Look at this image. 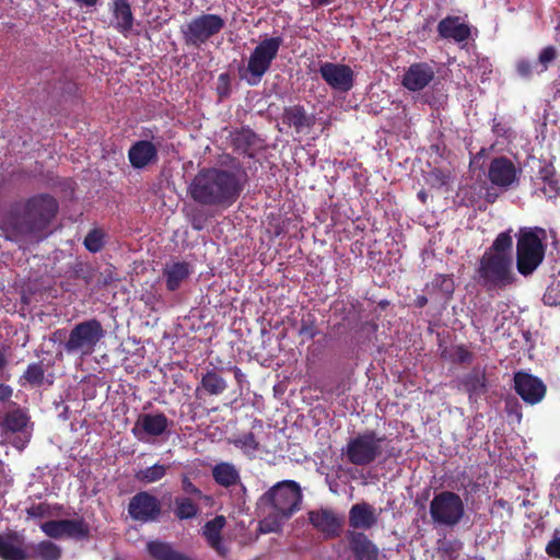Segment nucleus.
Segmentation results:
<instances>
[{"label": "nucleus", "instance_id": "49", "mask_svg": "<svg viewBox=\"0 0 560 560\" xmlns=\"http://www.w3.org/2000/svg\"><path fill=\"white\" fill-rule=\"evenodd\" d=\"M546 553L556 559H560V532L555 530L552 538L548 541L546 548Z\"/></svg>", "mask_w": 560, "mask_h": 560}, {"label": "nucleus", "instance_id": "35", "mask_svg": "<svg viewBox=\"0 0 560 560\" xmlns=\"http://www.w3.org/2000/svg\"><path fill=\"white\" fill-rule=\"evenodd\" d=\"M256 141L257 135L249 127H243L232 133V144L242 154L252 156L249 151L256 144Z\"/></svg>", "mask_w": 560, "mask_h": 560}, {"label": "nucleus", "instance_id": "27", "mask_svg": "<svg viewBox=\"0 0 560 560\" xmlns=\"http://www.w3.org/2000/svg\"><path fill=\"white\" fill-rule=\"evenodd\" d=\"M226 381L218 373L215 369H211L202 374L200 383L196 387L195 395L199 399L202 397V394L220 396L226 390Z\"/></svg>", "mask_w": 560, "mask_h": 560}, {"label": "nucleus", "instance_id": "23", "mask_svg": "<svg viewBox=\"0 0 560 560\" xmlns=\"http://www.w3.org/2000/svg\"><path fill=\"white\" fill-rule=\"evenodd\" d=\"M438 33L442 38L463 43L470 37L471 30L468 24L459 22V16L448 15L439 22Z\"/></svg>", "mask_w": 560, "mask_h": 560}, {"label": "nucleus", "instance_id": "60", "mask_svg": "<svg viewBox=\"0 0 560 560\" xmlns=\"http://www.w3.org/2000/svg\"><path fill=\"white\" fill-rule=\"evenodd\" d=\"M191 226L197 231H200L203 228L202 223L197 218H194L191 221Z\"/></svg>", "mask_w": 560, "mask_h": 560}, {"label": "nucleus", "instance_id": "41", "mask_svg": "<svg viewBox=\"0 0 560 560\" xmlns=\"http://www.w3.org/2000/svg\"><path fill=\"white\" fill-rule=\"evenodd\" d=\"M559 50L553 45H547L538 54L536 63L539 72L545 73L558 59Z\"/></svg>", "mask_w": 560, "mask_h": 560}, {"label": "nucleus", "instance_id": "40", "mask_svg": "<svg viewBox=\"0 0 560 560\" xmlns=\"http://www.w3.org/2000/svg\"><path fill=\"white\" fill-rule=\"evenodd\" d=\"M30 384L32 387H39L44 384L45 370L42 362L30 363L24 371L21 381Z\"/></svg>", "mask_w": 560, "mask_h": 560}, {"label": "nucleus", "instance_id": "5", "mask_svg": "<svg viewBox=\"0 0 560 560\" xmlns=\"http://www.w3.org/2000/svg\"><path fill=\"white\" fill-rule=\"evenodd\" d=\"M545 235L541 228L521 230L516 243V268L522 276L533 275L542 262L546 252L542 243Z\"/></svg>", "mask_w": 560, "mask_h": 560}, {"label": "nucleus", "instance_id": "55", "mask_svg": "<svg viewBox=\"0 0 560 560\" xmlns=\"http://www.w3.org/2000/svg\"><path fill=\"white\" fill-rule=\"evenodd\" d=\"M428 302H429L428 298L425 295L421 294L415 299L413 305L417 308H423L428 304Z\"/></svg>", "mask_w": 560, "mask_h": 560}, {"label": "nucleus", "instance_id": "14", "mask_svg": "<svg viewBox=\"0 0 560 560\" xmlns=\"http://www.w3.org/2000/svg\"><path fill=\"white\" fill-rule=\"evenodd\" d=\"M514 389L528 405L539 404L547 393V387L539 377L522 371L514 374Z\"/></svg>", "mask_w": 560, "mask_h": 560}, {"label": "nucleus", "instance_id": "25", "mask_svg": "<svg viewBox=\"0 0 560 560\" xmlns=\"http://www.w3.org/2000/svg\"><path fill=\"white\" fill-rule=\"evenodd\" d=\"M192 269L189 262L175 261L165 264L162 269V277L165 280L166 289L170 292L177 291L183 282H185L191 275Z\"/></svg>", "mask_w": 560, "mask_h": 560}, {"label": "nucleus", "instance_id": "13", "mask_svg": "<svg viewBox=\"0 0 560 560\" xmlns=\"http://www.w3.org/2000/svg\"><path fill=\"white\" fill-rule=\"evenodd\" d=\"M310 524L320 533L325 539H335L340 536L343 517L331 509L312 510L307 513Z\"/></svg>", "mask_w": 560, "mask_h": 560}, {"label": "nucleus", "instance_id": "30", "mask_svg": "<svg viewBox=\"0 0 560 560\" xmlns=\"http://www.w3.org/2000/svg\"><path fill=\"white\" fill-rule=\"evenodd\" d=\"M460 385L469 395V399L481 397L488 390L485 371L477 368L472 369L462 377Z\"/></svg>", "mask_w": 560, "mask_h": 560}, {"label": "nucleus", "instance_id": "31", "mask_svg": "<svg viewBox=\"0 0 560 560\" xmlns=\"http://www.w3.org/2000/svg\"><path fill=\"white\" fill-rule=\"evenodd\" d=\"M13 409L7 411L1 421V429L7 435L9 433H24L30 422V417L15 402L12 404Z\"/></svg>", "mask_w": 560, "mask_h": 560}, {"label": "nucleus", "instance_id": "8", "mask_svg": "<svg viewBox=\"0 0 560 560\" xmlns=\"http://www.w3.org/2000/svg\"><path fill=\"white\" fill-rule=\"evenodd\" d=\"M283 44L281 36L265 38L252 51L246 71L249 77L245 78L249 85H257L266 72L270 69L272 61L277 58L279 49Z\"/></svg>", "mask_w": 560, "mask_h": 560}, {"label": "nucleus", "instance_id": "20", "mask_svg": "<svg viewBox=\"0 0 560 560\" xmlns=\"http://www.w3.org/2000/svg\"><path fill=\"white\" fill-rule=\"evenodd\" d=\"M128 160L133 168L142 170L149 164L158 162V148L149 140L136 141L128 150Z\"/></svg>", "mask_w": 560, "mask_h": 560}, {"label": "nucleus", "instance_id": "38", "mask_svg": "<svg viewBox=\"0 0 560 560\" xmlns=\"http://www.w3.org/2000/svg\"><path fill=\"white\" fill-rule=\"evenodd\" d=\"M65 537L84 540L90 537V526L83 517L65 520Z\"/></svg>", "mask_w": 560, "mask_h": 560}, {"label": "nucleus", "instance_id": "53", "mask_svg": "<svg viewBox=\"0 0 560 560\" xmlns=\"http://www.w3.org/2000/svg\"><path fill=\"white\" fill-rule=\"evenodd\" d=\"M13 389L3 383H0V402L10 400L12 397Z\"/></svg>", "mask_w": 560, "mask_h": 560}, {"label": "nucleus", "instance_id": "59", "mask_svg": "<svg viewBox=\"0 0 560 560\" xmlns=\"http://www.w3.org/2000/svg\"><path fill=\"white\" fill-rule=\"evenodd\" d=\"M8 364V361H7V358L5 355L0 351V374L2 373V371L5 369Z\"/></svg>", "mask_w": 560, "mask_h": 560}, {"label": "nucleus", "instance_id": "44", "mask_svg": "<svg viewBox=\"0 0 560 560\" xmlns=\"http://www.w3.org/2000/svg\"><path fill=\"white\" fill-rule=\"evenodd\" d=\"M515 71L518 77L525 80H530L534 77V74H542L541 72H539V68L537 67L536 61H530L525 58L518 59L516 61Z\"/></svg>", "mask_w": 560, "mask_h": 560}, {"label": "nucleus", "instance_id": "19", "mask_svg": "<svg viewBox=\"0 0 560 560\" xmlns=\"http://www.w3.org/2000/svg\"><path fill=\"white\" fill-rule=\"evenodd\" d=\"M25 538L15 530L0 534L1 560H27V549L23 548Z\"/></svg>", "mask_w": 560, "mask_h": 560}, {"label": "nucleus", "instance_id": "3", "mask_svg": "<svg viewBox=\"0 0 560 560\" xmlns=\"http://www.w3.org/2000/svg\"><path fill=\"white\" fill-rule=\"evenodd\" d=\"M512 230L498 234L492 245L479 258L476 280L487 291L501 290L515 282L513 272Z\"/></svg>", "mask_w": 560, "mask_h": 560}, {"label": "nucleus", "instance_id": "43", "mask_svg": "<svg viewBox=\"0 0 560 560\" xmlns=\"http://www.w3.org/2000/svg\"><path fill=\"white\" fill-rule=\"evenodd\" d=\"M319 334L317 327V319L314 314L307 313L301 318L299 336L307 339H313Z\"/></svg>", "mask_w": 560, "mask_h": 560}, {"label": "nucleus", "instance_id": "17", "mask_svg": "<svg viewBox=\"0 0 560 560\" xmlns=\"http://www.w3.org/2000/svg\"><path fill=\"white\" fill-rule=\"evenodd\" d=\"M281 119L283 125L293 128L296 133H308L315 125V116L300 104L284 107Z\"/></svg>", "mask_w": 560, "mask_h": 560}, {"label": "nucleus", "instance_id": "9", "mask_svg": "<svg viewBox=\"0 0 560 560\" xmlns=\"http://www.w3.org/2000/svg\"><path fill=\"white\" fill-rule=\"evenodd\" d=\"M465 515V505L459 494L441 491L430 502V516L436 525L454 527Z\"/></svg>", "mask_w": 560, "mask_h": 560}, {"label": "nucleus", "instance_id": "58", "mask_svg": "<svg viewBox=\"0 0 560 560\" xmlns=\"http://www.w3.org/2000/svg\"><path fill=\"white\" fill-rule=\"evenodd\" d=\"M311 2L314 8H317L328 5L332 2V0H311Z\"/></svg>", "mask_w": 560, "mask_h": 560}, {"label": "nucleus", "instance_id": "51", "mask_svg": "<svg viewBox=\"0 0 560 560\" xmlns=\"http://www.w3.org/2000/svg\"><path fill=\"white\" fill-rule=\"evenodd\" d=\"M542 301L547 305H560V289L558 285H549L544 294Z\"/></svg>", "mask_w": 560, "mask_h": 560}, {"label": "nucleus", "instance_id": "56", "mask_svg": "<svg viewBox=\"0 0 560 560\" xmlns=\"http://www.w3.org/2000/svg\"><path fill=\"white\" fill-rule=\"evenodd\" d=\"M114 280H115V278L113 277L112 271H109L108 273H103L102 275V279L100 280V284H102L103 287H106L110 282H113Z\"/></svg>", "mask_w": 560, "mask_h": 560}, {"label": "nucleus", "instance_id": "33", "mask_svg": "<svg viewBox=\"0 0 560 560\" xmlns=\"http://www.w3.org/2000/svg\"><path fill=\"white\" fill-rule=\"evenodd\" d=\"M61 548L50 540H42L38 544H31L27 550V560H60Z\"/></svg>", "mask_w": 560, "mask_h": 560}, {"label": "nucleus", "instance_id": "4", "mask_svg": "<svg viewBox=\"0 0 560 560\" xmlns=\"http://www.w3.org/2000/svg\"><path fill=\"white\" fill-rule=\"evenodd\" d=\"M302 489L294 480H282L273 485L259 498L265 516L259 526L264 533H278L283 524L301 509Z\"/></svg>", "mask_w": 560, "mask_h": 560}, {"label": "nucleus", "instance_id": "16", "mask_svg": "<svg viewBox=\"0 0 560 560\" xmlns=\"http://www.w3.org/2000/svg\"><path fill=\"white\" fill-rule=\"evenodd\" d=\"M435 70L431 63L425 61L411 63L404 73L401 84L411 92H419L425 89L434 79Z\"/></svg>", "mask_w": 560, "mask_h": 560}, {"label": "nucleus", "instance_id": "45", "mask_svg": "<svg viewBox=\"0 0 560 560\" xmlns=\"http://www.w3.org/2000/svg\"><path fill=\"white\" fill-rule=\"evenodd\" d=\"M65 520L47 521L40 524L42 532L52 539H61L65 537Z\"/></svg>", "mask_w": 560, "mask_h": 560}, {"label": "nucleus", "instance_id": "39", "mask_svg": "<svg viewBox=\"0 0 560 560\" xmlns=\"http://www.w3.org/2000/svg\"><path fill=\"white\" fill-rule=\"evenodd\" d=\"M175 505V516L180 521L194 518L199 512L198 505L190 498H176Z\"/></svg>", "mask_w": 560, "mask_h": 560}, {"label": "nucleus", "instance_id": "47", "mask_svg": "<svg viewBox=\"0 0 560 560\" xmlns=\"http://www.w3.org/2000/svg\"><path fill=\"white\" fill-rule=\"evenodd\" d=\"M452 360L458 364H470L474 361V353L460 345L454 349Z\"/></svg>", "mask_w": 560, "mask_h": 560}, {"label": "nucleus", "instance_id": "57", "mask_svg": "<svg viewBox=\"0 0 560 560\" xmlns=\"http://www.w3.org/2000/svg\"><path fill=\"white\" fill-rule=\"evenodd\" d=\"M75 3H78L79 5H84V7H94L96 3H97V0H73Z\"/></svg>", "mask_w": 560, "mask_h": 560}, {"label": "nucleus", "instance_id": "2", "mask_svg": "<svg viewBox=\"0 0 560 560\" xmlns=\"http://www.w3.org/2000/svg\"><path fill=\"white\" fill-rule=\"evenodd\" d=\"M246 173L208 167L200 170L189 185L190 197L202 206L229 208L241 196Z\"/></svg>", "mask_w": 560, "mask_h": 560}, {"label": "nucleus", "instance_id": "32", "mask_svg": "<svg viewBox=\"0 0 560 560\" xmlns=\"http://www.w3.org/2000/svg\"><path fill=\"white\" fill-rule=\"evenodd\" d=\"M147 551L153 560H192L187 555L176 550L172 544L159 539L147 544Z\"/></svg>", "mask_w": 560, "mask_h": 560}, {"label": "nucleus", "instance_id": "10", "mask_svg": "<svg viewBox=\"0 0 560 560\" xmlns=\"http://www.w3.org/2000/svg\"><path fill=\"white\" fill-rule=\"evenodd\" d=\"M225 27V20L218 14L202 13L191 19L182 28L183 39L187 46L199 48Z\"/></svg>", "mask_w": 560, "mask_h": 560}, {"label": "nucleus", "instance_id": "12", "mask_svg": "<svg viewBox=\"0 0 560 560\" xmlns=\"http://www.w3.org/2000/svg\"><path fill=\"white\" fill-rule=\"evenodd\" d=\"M319 74L328 86L340 93H348L354 86V71L346 63L323 62Z\"/></svg>", "mask_w": 560, "mask_h": 560}, {"label": "nucleus", "instance_id": "37", "mask_svg": "<svg viewBox=\"0 0 560 560\" xmlns=\"http://www.w3.org/2000/svg\"><path fill=\"white\" fill-rule=\"evenodd\" d=\"M170 466L155 463L154 465L139 469L135 472V479L143 485L154 483L166 476Z\"/></svg>", "mask_w": 560, "mask_h": 560}, {"label": "nucleus", "instance_id": "28", "mask_svg": "<svg viewBox=\"0 0 560 560\" xmlns=\"http://www.w3.org/2000/svg\"><path fill=\"white\" fill-rule=\"evenodd\" d=\"M424 291L432 298L448 301L453 298L455 282L452 275L436 273L434 278L425 283Z\"/></svg>", "mask_w": 560, "mask_h": 560}, {"label": "nucleus", "instance_id": "22", "mask_svg": "<svg viewBox=\"0 0 560 560\" xmlns=\"http://www.w3.org/2000/svg\"><path fill=\"white\" fill-rule=\"evenodd\" d=\"M378 522V515L373 505L368 502L353 504L349 510V526L353 530H369Z\"/></svg>", "mask_w": 560, "mask_h": 560}, {"label": "nucleus", "instance_id": "46", "mask_svg": "<svg viewBox=\"0 0 560 560\" xmlns=\"http://www.w3.org/2000/svg\"><path fill=\"white\" fill-rule=\"evenodd\" d=\"M26 514L30 518L36 520L50 517L52 515L51 505L47 502L32 504L26 509Z\"/></svg>", "mask_w": 560, "mask_h": 560}, {"label": "nucleus", "instance_id": "18", "mask_svg": "<svg viewBox=\"0 0 560 560\" xmlns=\"http://www.w3.org/2000/svg\"><path fill=\"white\" fill-rule=\"evenodd\" d=\"M347 539L354 560H378V547L363 532L349 530Z\"/></svg>", "mask_w": 560, "mask_h": 560}, {"label": "nucleus", "instance_id": "61", "mask_svg": "<svg viewBox=\"0 0 560 560\" xmlns=\"http://www.w3.org/2000/svg\"><path fill=\"white\" fill-rule=\"evenodd\" d=\"M232 370H233V373H234V377L236 378V381L240 382L241 378L243 377V373H242L241 369L237 368V366H234Z\"/></svg>", "mask_w": 560, "mask_h": 560}, {"label": "nucleus", "instance_id": "7", "mask_svg": "<svg viewBox=\"0 0 560 560\" xmlns=\"http://www.w3.org/2000/svg\"><path fill=\"white\" fill-rule=\"evenodd\" d=\"M385 436H378L374 430H366L349 439L342 454L351 465L369 466L381 456Z\"/></svg>", "mask_w": 560, "mask_h": 560}, {"label": "nucleus", "instance_id": "6", "mask_svg": "<svg viewBox=\"0 0 560 560\" xmlns=\"http://www.w3.org/2000/svg\"><path fill=\"white\" fill-rule=\"evenodd\" d=\"M105 335L102 323L97 318H90L72 327L63 347L69 354L91 355Z\"/></svg>", "mask_w": 560, "mask_h": 560}, {"label": "nucleus", "instance_id": "42", "mask_svg": "<svg viewBox=\"0 0 560 560\" xmlns=\"http://www.w3.org/2000/svg\"><path fill=\"white\" fill-rule=\"evenodd\" d=\"M83 244L90 253H98L105 245V233L101 229H92L84 237Z\"/></svg>", "mask_w": 560, "mask_h": 560}, {"label": "nucleus", "instance_id": "1", "mask_svg": "<svg viewBox=\"0 0 560 560\" xmlns=\"http://www.w3.org/2000/svg\"><path fill=\"white\" fill-rule=\"evenodd\" d=\"M59 210L57 199L49 194H37L14 201L0 218V230L5 240L23 242L43 233Z\"/></svg>", "mask_w": 560, "mask_h": 560}, {"label": "nucleus", "instance_id": "48", "mask_svg": "<svg viewBox=\"0 0 560 560\" xmlns=\"http://www.w3.org/2000/svg\"><path fill=\"white\" fill-rule=\"evenodd\" d=\"M217 93L220 98H225L231 94V78L228 72H223L218 77Z\"/></svg>", "mask_w": 560, "mask_h": 560}, {"label": "nucleus", "instance_id": "24", "mask_svg": "<svg viewBox=\"0 0 560 560\" xmlns=\"http://www.w3.org/2000/svg\"><path fill=\"white\" fill-rule=\"evenodd\" d=\"M212 479L217 485L225 489L241 486L243 491H246L245 486L242 483L241 474L237 467L230 462H219L211 468Z\"/></svg>", "mask_w": 560, "mask_h": 560}, {"label": "nucleus", "instance_id": "29", "mask_svg": "<svg viewBox=\"0 0 560 560\" xmlns=\"http://www.w3.org/2000/svg\"><path fill=\"white\" fill-rule=\"evenodd\" d=\"M114 27L121 34L127 35L133 26V14L128 0H114L112 5Z\"/></svg>", "mask_w": 560, "mask_h": 560}, {"label": "nucleus", "instance_id": "11", "mask_svg": "<svg viewBox=\"0 0 560 560\" xmlns=\"http://www.w3.org/2000/svg\"><path fill=\"white\" fill-rule=\"evenodd\" d=\"M127 510L132 521L145 524L159 521L162 514V504L149 491H139L130 498Z\"/></svg>", "mask_w": 560, "mask_h": 560}, {"label": "nucleus", "instance_id": "34", "mask_svg": "<svg viewBox=\"0 0 560 560\" xmlns=\"http://www.w3.org/2000/svg\"><path fill=\"white\" fill-rule=\"evenodd\" d=\"M229 443L241 450L248 458H256L257 454L262 450L261 444L253 431L238 434L229 440Z\"/></svg>", "mask_w": 560, "mask_h": 560}, {"label": "nucleus", "instance_id": "64", "mask_svg": "<svg viewBox=\"0 0 560 560\" xmlns=\"http://www.w3.org/2000/svg\"><path fill=\"white\" fill-rule=\"evenodd\" d=\"M418 198L424 203L427 201V194L421 190L418 192Z\"/></svg>", "mask_w": 560, "mask_h": 560}, {"label": "nucleus", "instance_id": "26", "mask_svg": "<svg viewBox=\"0 0 560 560\" xmlns=\"http://www.w3.org/2000/svg\"><path fill=\"white\" fill-rule=\"evenodd\" d=\"M225 517L223 515H217L214 518L208 521L203 528L202 534L206 537L208 544L213 548L221 557H225L229 552L228 548L222 541V529L225 526Z\"/></svg>", "mask_w": 560, "mask_h": 560}, {"label": "nucleus", "instance_id": "50", "mask_svg": "<svg viewBox=\"0 0 560 560\" xmlns=\"http://www.w3.org/2000/svg\"><path fill=\"white\" fill-rule=\"evenodd\" d=\"M492 132L498 138L510 139L512 136V128L503 121L497 120L495 118L492 120Z\"/></svg>", "mask_w": 560, "mask_h": 560}, {"label": "nucleus", "instance_id": "54", "mask_svg": "<svg viewBox=\"0 0 560 560\" xmlns=\"http://www.w3.org/2000/svg\"><path fill=\"white\" fill-rule=\"evenodd\" d=\"M30 440V435L28 436H24V438H21V436H18L13 442V446L19 448V450H23L26 445V443L28 442Z\"/></svg>", "mask_w": 560, "mask_h": 560}, {"label": "nucleus", "instance_id": "36", "mask_svg": "<svg viewBox=\"0 0 560 560\" xmlns=\"http://www.w3.org/2000/svg\"><path fill=\"white\" fill-rule=\"evenodd\" d=\"M538 178L544 184L541 190L546 197L555 198L559 195L560 184L552 165L542 166L538 172Z\"/></svg>", "mask_w": 560, "mask_h": 560}, {"label": "nucleus", "instance_id": "15", "mask_svg": "<svg viewBox=\"0 0 560 560\" xmlns=\"http://www.w3.org/2000/svg\"><path fill=\"white\" fill-rule=\"evenodd\" d=\"M172 422L163 412L139 415L131 430L132 434L140 441L145 436L163 435Z\"/></svg>", "mask_w": 560, "mask_h": 560}, {"label": "nucleus", "instance_id": "63", "mask_svg": "<svg viewBox=\"0 0 560 560\" xmlns=\"http://www.w3.org/2000/svg\"><path fill=\"white\" fill-rule=\"evenodd\" d=\"M78 90V86L77 84L72 83L68 89H67V92L70 93V94H74Z\"/></svg>", "mask_w": 560, "mask_h": 560}, {"label": "nucleus", "instance_id": "21", "mask_svg": "<svg viewBox=\"0 0 560 560\" xmlns=\"http://www.w3.org/2000/svg\"><path fill=\"white\" fill-rule=\"evenodd\" d=\"M488 177L495 186L509 187L516 180V168L510 159L494 158L490 163Z\"/></svg>", "mask_w": 560, "mask_h": 560}, {"label": "nucleus", "instance_id": "62", "mask_svg": "<svg viewBox=\"0 0 560 560\" xmlns=\"http://www.w3.org/2000/svg\"><path fill=\"white\" fill-rule=\"evenodd\" d=\"M66 332L65 330L62 329H58L54 332V338L51 340H56V338H60L61 336H63Z\"/></svg>", "mask_w": 560, "mask_h": 560}, {"label": "nucleus", "instance_id": "52", "mask_svg": "<svg viewBox=\"0 0 560 560\" xmlns=\"http://www.w3.org/2000/svg\"><path fill=\"white\" fill-rule=\"evenodd\" d=\"M182 489L187 494L195 495L198 499L202 498V491L186 475L182 478Z\"/></svg>", "mask_w": 560, "mask_h": 560}]
</instances>
